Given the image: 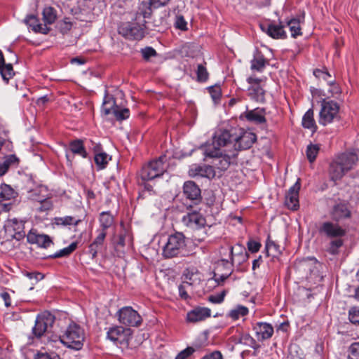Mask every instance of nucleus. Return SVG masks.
Here are the masks:
<instances>
[{
	"label": "nucleus",
	"instance_id": "1",
	"mask_svg": "<svg viewBox=\"0 0 359 359\" xmlns=\"http://www.w3.org/2000/svg\"><path fill=\"white\" fill-rule=\"evenodd\" d=\"M358 161V156L353 152H344L335 156L328 168L330 180L337 184L338 181L354 168Z\"/></svg>",
	"mask_w": 359,
	"mask_h": 359
},
{
	"label": "nucleus",
	"instance_id": "2",
	"mask_svg": "<svg viewBox=\"0 0 359 359\" xmlns=\"http://www.w3.org/2000/svg\"><path fill=\"white\" fill-rule=\"evenodd\" d=\"M187 255L185 237L182 233L170 235L163 248L162 255L165 259L182 257Z\"/></svg>",
	"mask_w": 359,
	"mask_h": 359
},
{
	"label": "nucleus",
	"instance_id": "3",
	"mask_svg": "<svg viewBox=\"0 0 359 359\" xmlns=\"http://www.w3.org/2000/svg\"><path fill=\"white\" fill-rule=\"evenodd\" d=\"M204 156L206 158L212 159L213 168L222 171L226 170L231 164L233 163L237 156L236 151H231L230 154H223L219 148L205 147L203 149Z\"/></svg>",
	"mask_w": 359,
	"mask_h": 359
},
{
	"label": "nucleus",
	"instance_id": "4",
	"mask_svg": "<svg viewBox=\"0 0 359 359\" xmlns=\"http://www.w3.org/2000/svg\"><path fill=\"white\" fill-rule=\"evenodd\" d=\"M84 339L83 330L75 323L70 324L65 333L60 336V340L63 344L74 350L82 348Z\"/></svg>",
	"mask_w": 359,
	"mask_h": 359
},
{
	"label": "nucleus",
	"instance_id": "5",
	"mask_svg": "<svg viewBox=\"0 0 359 359\" xmlns=\"http://www.w3.org/2000/svg\"><path fill=\"white\" fill-rule=\"evenodd\" d=\"M165 156H161L142 167L140 177L143 181L154 180L161 176L165 171Z\"/></svg>",
	"mask_w": 359,
	"mask_h": 359
},
{
	"label": "nucleus",
	"instance_id": "6",
	"mask_svg": "<svg viewBox=\"0 0 359 359\" xmlns=\"http://www.w3.org/2000/svg\"><path fill=\"white\" fill-rule=\"evenodd\" d=\"M339 118V105L337 102L323 100L319 113L318 122L324 126Z\"/></svg>",
	"mask_w": 359,
	"mask_h": 359
},
{
	"label": "nucleus",
	"instance_id": "7",
	"mask_svg": "<svg viewBox=\"0 0 359 359\" xmlns=\"http://www.w3.org/2000/svg\"><path fill=\"white\" fill-rule=\"evenodd\" d=\"M133 330L122 326L111 327L107 333V339L113 341L116 345L128 347L129 341L132 338Z\"/></svg>",
	"mask_w": 359,
	"mask_h": 359
},
{
	"label": "nucleus",
	"instance_id": "8",
	"mask_svg": "<svg viewBox=\"0 0 359 359\" xmlns=\"http://www.w3.org/2000/svg\"><path fill=\"white\" fill-rule=\"evenodd\" d=\"M121 324L128 327H139L142 323L141 316L131 306H124L117 312Z\"/></svg>",
	"mask_w": 359,
	"mask_h": 359
},
{
	"label": "nucleus",
	"instance_id": "9",
	"mask_svg": "<svg viewBox=\"0 0 359 359\" xmlns=\"http://www.w3.org/2000/svg\"><path fill=\"white\" fill-rule=\"evenodd\" d=\"M144 25L136 22H123L118 27V33L130 40H140L144 36Z\"/></svg>",
	"mask_w": 359,
	"mask_h": 359
},
{
	"label": "nucleus",
	"instance_id": "10",
	"mask_svg": "<svg viewBox=\"0 0 359 359\" xmlns=\"http://www.w3.org/2000/svg\"><path fill=\"white\" fill-rule=\"evenodd\" d=\"M55 318L49 312H44L36 317L32 332L36 337H41L52 328Z\"/></svg>",
	"mask_w": 359,
	"mask_h": 359
},
{
	"label": "nucleus",
	"instance_id": "11",
	"mask_svg": "<svg viewBox=\"0 0 359 359\" xmlns=\"http://www.w3.org/2000/svg\"><path fill=\"white\" fill-rule=\"evenodd\" d=\"M236 130H237L236 128H231L230 130L218 128L215 130L212 137V144L206 147L219 148L234 143Z\"/></svg>",
	"mask_w": 359,
	"mask_h": 359
},
{
	"label": "nucleus",
	"instance_id": "12",
	"mask_svg": "<svg viewBox=\"0 0 359 359\" xmlns=\"http://www.w3.org/2000/svg\"><path fill=\"white\" fill-rule=\"evenodd\" d=\"M247 82L250 85L248 91L250 99L258 102H264L265 90L263 89L262 84L263 79L252 76L247 79Z\"/></svg>",
	"mask_w": 359,
	"mask_h": 359
},
{
	"label": "nucleus",
	"instance_id": "13",
	"mask_svg": "<svg viewBox=\"0 0 359 359\" xmlns=\"http://www.w3.org/2000/svg\"><path fill=\"white\" fill-rule=\"evenodd\" d=\"M32 196H35V199L39 202L36 210L39 212H46L53 208V203L48 198V190L46 187L40 185L36 189L31 190Z\"/></svg>",
	"mask_w": 359,
	"mask_h": 359
},
{
	"label": "nucleus",
	"instance_id": "14",
	"mask_svg": "<svg viewBox=\"0 0 359 359\" xmlns=\"http://www.w3.org/2000/svg\"><path fill=\"white\" fill-rule=\"evenodd\" d=\"M260 29L269 36L273 39H285L287 33L284 30V25L280 22L278 25L273 22H266L259 25Z\"/></svg>",
	"mask_w": 359,
	"mask_h": 359
},
{
	"label": "nucleus",
	"instance_id": "15",
	"mask_svg": "<svg viewBox=\"0 0 359 359\" xmlns=\"http://www.w3.org/2000/svg\"><path fill=\"white\" fill-rule=\"evenodd\" d=\"M256 135L251 132H242L238 135L236 132V138H234L233 151L245 150L250 148L256 141Z\"/></svg>",
	"mask_w": 359,
	"mask_h": 359
},
{
	"label": "nucleus",
	"instance_id": "16",
	"mask_svg": "<svg viewBox=\"0 0 359 359\" xmlns=\"http://www.w3.org/2000/svg\"><path fill=\"white\" fill-rule=\"evenodd\" d=\"M25 222L18 220L16 218L10 219L6 226V231L9 233L12 238L17 241L23 239L25 236Z\"/></svg>",
	"mask_w": 359,
	"mask_h": 359
},
{
	"label": "nucleus",
	"instance_id": "17",
	"mask_svg": "<svg viewBox=\"0 0 359 359\" xmlns=\"http://www.w3.org/2000/svg\"><path fill=\"white\" fill-rule=\"evenodd\" d=\"M183 194L186 198L190 200L194 205H198L202 199L199 187L193 181L185 182L183 186Z\"/></svg>",
	"mask_w": 359,
	"mask_h": 359
},
{
	"label": "nucleus",
	"instance_id": "18",
	"mask_svg": "<svg viewBox=\"0 0 359 359\" xmlns=\"http://www.w3.org/2000/svg\"><path fill=\"white\" fill-rule=\"evenodd\" d=\"M182 221L184 225L192 229H198L205 224V217L198 210H194L184 215Z\"/></svg>",
	"mask_w": 359,
	"mask_h": 359
},
{
	"label": "nucleus",
	"instance_id": "19",
	"mask_svg": "<svg viewBox=\"0 0 359 359\" xmlns=\"http://www.w3.org/2000/svg\"><path fill=\"white\" fill-rule=\"evenodd\" d=\"M319 232L322 234L325 235L329 238H341L346 234V230L344 229L337 223H333L332 222H323L320 229Z\"/></svg>",
	"mask_w": 359,
	"mask_h": 359
},
{
	"label": "nucleus",
	"instance_id": "20",
	"mask_svg": "<svg viewBox=\"0 0 359 359\" xmlns=\"http://www.w3.org/2000/svg\"><path fill=\"white\" fill-rule=\"evenodd\" d=\"M329 214L332 219L336 222L350 218L351 216L347 204L342 202L335 203L330 210Z\"/></svg>",
	"mask_w": 359,
	"mask_h": 359
},
{
	"label": "nucleus",
	"instance_id": "21",
	"mask_svg": "<svg viewBox=\"0 0 359 359\" xmlns=\"http://www.w3.org/2000/svg\"><path fill=\"white\" fill-rule=\"evenodd\" d=\"M299 179L297 180L296 183L290 187L285 196V204L292 210H296L299 206V191L300 189Z\"/></svg>",
	"mask_w": 359,
	"mask_h": 359
},
{
	"label": "nucleus",
	"instance_id": "22",
	"mask_svg": "<svg viewBox=\"0 0 359 359\" xmlns=\"http://www.w3.org/2000/svg\"><path fill=\"white\" fill-rule=\"evenodd\" d=\"M27 242L32 244H36L39 247L48 248L53 244L49 236L40 234L36 231L31 230L27 235Z\"/></svg>",
	"mask_w": 359,
	"mask_h": 359
},
{
	"label": "nucleus",
	"instance_id": "23",
	"mask_svg": "<svg viewBox=\"0 0 359 359\" xmlns=\"http://www.w3.org/2000/svg\"><path fill=\"white\" fill-rule=\"evenodd\" d=\"M258 340H266L270 339L273 334V327L267 323L259 322L253 327Z\"/></svg>",
	"mask_w": 359,
	"mask_h": 359
},
{
	"label": "nucleus",
	"instance_id": "24",
	"mask_svg": "<svg viewBox=\"0 0 359 359\" xmlns=\"http://www.w3.org/2000/svg\"><path fill=\"white\" fill-rule=\"evenodd\" d=\"M97 236L88 246V253L91 255L93 259H95L97 254L104 247L107 233L103 231H97Z\"/></svg>",
	"mask_w": 359,
	"mask_h": 359
},
{
	"label": "nucleus",
	"instance_id": "25",
	"mask_svg": "<svg viewBox=\"0 0 359 359\" xmlns=\"http://www.w3.org/2000/svg\"><path fill=\"white\" fill-rule=\"evenodd\" d=\"M189 172L190 175L193 177L198 176L209 179H212L215 177V171L212 165H195L191 168Z\"/></svg>",
	"mask_w": 359,
	"mask_h": 359
},
{
	"label": "nucleus",
	"instance_id": "26",
	"mask_svg": "<svg viewBox=\"0 0 359 359\" xmlns=\"http://www.w3.org/2000/svg\"><path fill=\"white\" fill-rule=\"evenodd\" d=\"M211 315V311L208 308L198 307L196 308L187 313V320L189 322H198L205 320L210 317Z\"/></svg>",
	"mask_w": 359,
	"mask_h": 359
},
{
	"label": "nucleus",
	"instance_id": "27",
	"mask_svg": "<svg viewBox=\"0 0 359 359\" xmlns=\"http://www.w3.org/2000/svg\"><path fill=\"white\" fill-rule=\"evenodd\" d=\"M248 258V254L245 248L241 245H236L233 247V255L231 258V266L234 263L241 265L247 261Z\"/></svg>",
	"mask_w": 359,
	"mask_h": 359
},
{
	"label": "nucleus",
	"instance_id": "28",
	"mask_svg": "<svg viewBox=\"0 0 359 359\" xmlns=\"http://www.w3.org/2000/svg\"><path fill=\"white\" fill-rule=\"evenodd\" d=\"M0 74L6 83L15 75L12 64H6L3 53L0 50Z\"/></svg>",
	"mask_w": 359,
	"mask_h": 359
},
{
	"label": "nucleus",
	"instance_id": "29",
	"mask_svg": "<svg viewBox=\"0 0 359 359\" xmlns=\"http://www.w3.org/2000/svg\"><path fill=\"white\" fill-rule=\"evenodd\" d=\"M19 158L15 154H9L0 162V177L4 175L10 168H16L19 164Z\"/></svg>",
	"mask_w": 359,
	"mask_h": 359
},
{
	"label": "nucleus",
	"instance_id": "30",
	"mask_svg": "<svg viewBox=\"0 0 359 359\" xmlns=\"http://www.w3.org/2000/svg\"><path fill=\"white\" fill-rule=\"evenodd\" d=\"M264 112V109L257 108L253 110L246 111L241 116H244L248 121L255 123H264L266 122Z\"/></svg>",
	"mask_w": 359,
	"mask_h": 359
},
{
	"label": "nucleus",
	"instance_id": "31",
	"mask_svg": "<svg viewBox=\"0 0 359 359\" xmlns=\"http://www.w3.org/2000/svg\"><path fill=\"white\" fill-rule=\"evenodd\" d=\"M101 150L100 144H96L95 146L94 151L95 155L94 160L99 169H104L107 165L109 161L111 160V157H109L105 152H102Z\"/></svg>",
	"mask_w": 359,
	"mask_h": 359
},
{
	"label": "nucleus",
	"instance_id": "32",
	"mask_svg": "<svg viewBox=\"0 0 359 359\" xmlns=\"http://www.w3.org/2000/svg\"><path fill=\"white\" fill-rule=\"evenodd\" d=\"M99 222L100 224V229L97 231H103L107 233V229L111 227L114 224V217L109 211L102 212L100 214Z\"/></svg>",
	"mask_w": 359,
	"mask_h": 359
},
{
	"label": "nucleus",
	"instance_id": "33",
	"mask_svg": "<svg viewBox=\"0 0 359 359\" xmlns=\"http://www.w3.org/2000/svg\"><path fill=\"white\" fill-rule=\"evenodd\" d=\"M302 126L304 128L315 132L317 130V126L314 119V112L312 109H309L302 118Z\"/></svg>",
	"mask_w": 359,
	"mask_h": 359
},
{
	"label": "nucleus",
	"instance_id": "34",
	"mask_svg": "<svg viewBox=\"0 0 359 359\" xmlns=\"http://www.w3.org/2000/svg\"><path fill=\"white\" fill-rule=\"evenodd\" d=\"M233 247L230 245H226L220 248V261L225 267L231 266V258L233 255Z\"/></svg>",
	"mask_w": 359,
	"mask_h": 359
},
{
	"label": "nucleus",
	"instance_id": "35",
	"mask_svg": "<svg viewBox=\"0 0 359 359\" xmlns=\"http://www.w3.org/2000/svg\"><path fill=\"white\" fill-rule=\"evenodd\" d=\"M117 107L115 99L111 95L106 94L102 106V112L105 115L112 114Z\"/></svg>",
	"mask_w": 359,
	"mask_h": 359
},
{
	"label": "nucleus",
	"instance_id": "36",
	"mask_svg": "<svg viewBox=\"0 0 359 359\" xmlns=\"http://www.w3.org/2000/svg\"><path fill=\"white\" fill-rule=\"evenodd\" d=\"M285 23L290 28L292 37L297 38V36L302 35V28L300 26L301 21L299 18H292L289 20H287Z\"/></svg>",
	"mask_w": 359,
	"mask_h": 359
},
{
	"label": "nucleus",
	"instance_id": "37",
	"mask_svg": "<svg viewBox=\"0 0 359 359\" xmlns=\"http://www.w3.org/2000/svg\"><path fill=\"white\" fill-rule=\"evenodd\" d=\"M251 69L257 72H262L266 65L268 63L264 56L260 53H257L251 60Z\"/></svg>",
	"mask_w": 359,
	"mask_h": 359
},
{
	"label": "nucleus",
	"instance_id": "38",
	"mask_svg": "<svg viewBox=\"0 0 359 359\" xmlns=\"http://www.w3.org/2000/svg\"><path fill=\"white\" fill-rule=\"evenodd\" d=\"M18 193L8 184H1L0 186V202L6 200L15 198Z\"/></svg>",
	"mask_w": 359,
	"mask_h": 359
},
{
	"label": "nucleus",
	"instance_id": "39",
	"mask_svg": "<svg viewBox=\"0 0 359 359\" xmlns=\"http://www.w3.org/2000/svg\"><path fill=\"white\" fill-rule=\"evenodd\" d=\"M69 150L73 154H78L83 158L87 156V152L81 140H75L70 142Z\"/></svg>",
	"mask_w": 359,
	"mask_h": 359
},
{
	"label": "nucleus",
	"instance_id": "40",
	"mask_svg": "<svg viewBox=\"0 0 359 359\" xmlns=\"http://www.w3.org/2000/svg\"><path fill=\"white\" fill-rule=\"evenodd\" d=\"M249 313V310L246 306L242 305H237L233 309L229 311L227 316L231 319L236 320L241 317L247 316Z\"/></svg>",
	"mask_w": 359,
	"mask_h": 359
},
{
	"label": "nucleus",
	"instance_id": "41",
	"mask_svg": "<svg viewBox=\"0 0 359 359\" xmlns=\"http://www.w3.org/2000/svg\"><path fill=\"white\" fill-rule=\"evenodd\" d=\"M78 243L73 242L68 247L65 248L56 253L49 255L50 258H59L66 257L72 253L77 248Z\"/></svg>",
	"mask_w": 359,
	"mask_h": 359
},
{
	"label": "nucleus",
	"instance_id": "42",
	"mask_svg": "<svg viewBox=\"0 0 359 359\" xmlns=\"http://www.w3.org/2000/svg\"><path fill=\"white\" fill-rule=\"evenodd\" d=\"M266 249L268 255H271L272 257H277L282 252L280 246L273 241H267Z\"/></svg>",
	"mask_w": 359,
	"mask_h": 359
},
{
	"label": "nucleus",
	"instance_id": "43",
	"mask_svg": "<svg viewBox=\"0 0 359 359\" xmlns=\"http://www.w3.org/2000/svg\"><path fill=\"white\" fill-rule=\"evenodd\" d=\"M43 18L46 24L51 25L56 20L55 11L52 7H46L43 11Z\"/></svg>",
	"mask_w": 359,
	"mask_h": 359
},
{
	"label": "nucleus",
	"instance_id": "44",
	"mask_svg": "<svg viewBox=\"0 0 359 359\" xmlns=\"http://www.w3.org/2000/svg\"><path fill=\"white\" fill-rule=\"evenodd\" d=\"M320 146L318 144H310L307 146L306 154V157L310 163H313L319 152Z\"/></svg>",
	"mask_w": 359,
	"mask_h": 359
},
{
	"label": "nucleus",
	"instance_id": "45",
	"mask_svg": "<svg viewBox=\"0 0 359 359\" xmlns=\"http://www.w3.org/2000/svg\"><path fill=\"white\" fill-rule=\"evenodd\" d=\"M117 121H123L128 118L130 116V111L127 108H121L119 106L113 111L112 114Z\"/></svg>",
	"mask_w": 359,
	"mask_h": 359
},
{
	"label": "nucleus",
	"instance_id": "46",
	"mask_svg": "<svg viewBox=\"0 0 359 359\" xmlns=\"http://www.w3.org/2000/svg\"><path fill=\"white\" fill-rule=\"evenodd\" d=\"M242 340V344L252 348L253 349H255V351H258L260 348V345L248 333H244V337Z\"/></svg>",
	"mask_w": 359,
	"mask_h": 359
},
{
	"label": "nucleus",
	"instance_id": "47",
	"mask_svg": "<svg viewBox=\"0 0 359 359\" xmlns=\"http://www.w3.org/2000/svg\"><path fill=\"white\" fill-rule=\"evenodd\" d=\"M343 241L340 238H336L335 240L330 243L327 251L331 255H337L339 253V249L342 246Z\"/></svg>",
	"mask_w": 359,
	"mask_h": 359
},
{
	"label": "nucleus",
	"instance_id": "48",
	"mask_svg": "<svg viewBox=\"0 0 359 359\" xmlns=\"http://www.w3.org/2000/svg\"><path fill=\"white\" fill-rule=\"evenodd\" d=\"M55 219V224L57 225L61 224V225L67 226V225H70V224H73L74 225H77L80 222L79 219L75 220V219L71 216H66L64 217H56Z\"/></svg>",
	"mask_w": 359,
	"mask_h": 359
},
{
	"label": "nucleus",
	"instance_id": "49",
	"mask_svg": "<svg viewBox=\"0 0 359 359\" xmlns=\"http://www.w3.org/2000/svg\"><path fill=\"white\" fill-rule=\"evenodd\" d=\"M313 74L316 78L323 79L324 81H327L330 85L334 84V81L329 80V78L331 77V75L327 71V69L321 70L319 69H316L313 71Z\"/></svg>",
	"mask_w": 359,
	"mask_h": 359
},
{
	"label": "nucleus",
	"instance_id": "50",
	"mask_svg": "<svg viewBox=\"0 0 359 359\" xmlns=\"http://www.w3.org/2000/svg\"><path fill=\"white\" fill-rule=\"evenodd\" d=\"M197 80L200 82H205L208 79V72L203 65H198L196 71Z\"/></svg>",
	"mask_w": 359,
	"mask_h": 359
},
{
	"label": "nucleus",
	"instance_id": "51",
	"mask_svg": "<svg viewBox=\"0 0 359 359\" xmlns=\"http://www.w3.org/2000/svg\"><path fill=\"white\" fill-rule=\"evenodd\" d=\"M348 319L351 323L359 326V309L351 308L348 311Z\"/></svg>",
	"mask_w": 359,
	"mask_h": 359
},
{
	"label": "nucleus",
	"instance_id": "52",
	"mask_svg": "<svg viewBox=\"0 0 359 359\" xmlns=\"http://www.w3.org/2000/svg\"><path fill=\"white\" fill-rule=\"evenodd\" d=\"M348 359H359V342L353 343L348 348Z\"/></svg>",
	"mask_w": 359,
	"mask_h": 359
},
{
	"label": "nucleus",
	"instance_id": "53",
	"mask_svg": "<svg viewBox=\"0 0 359 359\" xmlns=\"http://www.w3.org/2000/svg\"><path fill=\"white\" fill-rule=\"evenodd\" d=\"M58 29L62 34H67L72 27V23L69 20L68 18H65L57 24Z\"/></svg>",
	"mask_w": 359,
	"mask_h": 359
},
{
	"label": "nucleus",
	"instance_id": "54",
	"mask_svg": "<svg viewBox=\"0 0 359 359\" xmlns=\"http://www.w3.org/2000/svg\"><path fill=\"white\" fill-rule=\"evenodd\" d=\"M195 351L196 349L194 347L188 346L185 349L180 351L177 355L175 359H189Z\"/></svg>",
	"mask_w": 359,
	"mask_h": 359
},
{
	"label": "nucleus",
	"instance_id": "55",
	"mask_svg": "<svg viewBox=\"0 0 359 359\" xmlns=\"http://www.w3.org/2000/svg\"><path fill=\"white\" fill-rule=\"evenodd\" d=\"M140 52L142 53V57L146 61H148L150 59V57L156 56L157 55L156 50L152 47L149 46L142 48Z\"/></svg>",
	"mask_w": 359,
	"mask_h": 359
},
{
	"label": "nucleus",
	"instance_id": "56",
	"mask_svg": "<svg viewBox=\"0 0 359 359\" xmlns=\"http://www.w3.org/2000/svg\"><path fill=\"white\" fill-rule=\"evenodd\" d=\"M227 268L229 269V272L227 273L221 275H218L217 273H214L213 279L218 285H221L222 283L224 282L225 280H226L230 276L231 273V266Z\"/></svg>",
	"mask_w": 359,
	"mask_h": 359
},
{
	"label": "nucleus",
	"instance_id": "57",
	"mask_svg": "<svg viewBox=\"0 0 359 359\" xmlns=\"http://www.w3.org/2000/svg\"><path fill=\"white\" fill-rule=\"evenodd\" d=\"M226 295V292L222 291L219 294L210 295L208 298L209 301L214 304H220L224 301V297Z\"/></svg>",
	"mask_w": 359,
	"mask_h": 359
},
{
	"label": "nucleus",
	"instance_id": "58",
	"mask_svg": "<svg viewBox=\"0 0 359 359\" xmlns=\"http://www.w3.org/2000/svg\"><path fill=\"white\" fill-rule=\"evenodd\" d=\"M210 94L214 101L219 100L221 97V89L219 86H212L209 89Z\"/></svg>",
	"mask_w": 359,
	"mask_h": 359
},
{
	"label": "nucleus",
	"instance_id": "59",
	"mask_svg": "<svg viewBox=\"0 0 359 359\" xmlns=\"http://www.w3.org/2000/svg\"><path fill=\"white\" fill-rule=\"evenodd\" d=\"M142 6H145V8L142 10L140 13H138L137 15H142L144 18H149L152 13L151 7H154V6H150L149 1L147 3L142 4Z\"/></svg>",
	"mask_w": 359,
	"mask_h": 359
},
{
	"label": "nucleus",
	"instance_id": "60",
	"mask_svg": "<svg viewBox=\"0 0 359 359\" xmlns=\"http://www.w3.org/2000/svg\"><path fill=\"white\" fill-rule=\"evenodd\" d=\"M24 22L27 25L32 27V30L34 29V27L39 23L37 18L34 15H28L24 20Z\"/></svg>",
	"mask_w": 359,
	"mask_h": 359
},
{
	"label": "nucleus",
	"instance_id": "61",
	"mask_svg": "<svg viewBox=\"0 0 359 359\" xmlns=\"http://www.w3.org/2000/svg\"><path fill=\"white\" fill-rule=\"evenodd\" d=\"M175 27L181 30H187V23L183 16H177L175 20Z\"/></svg>",
	"mask_w": 359,
	"mask_h": 359
},
{
	"label": "nucleus",
	"instance_id": "62",
	"mask_svg": "<svg viewBox=\"0 0 359 359\" xmlns=\"http://www.w3.org/2000/svg\"><path fill=\"white\" fill-rule=\"evenodd\" d=\"M47 24L42 25L38 23L34 28L33 31L36 33H41L43 34H46L49 32L50 28L47 27Z\"/></svg>",
	"mask_w": 359,
	"mask_h": 359
},
{
	"label": "nucleus",
	"instance_id": "63",
	"mask_svg": "<svg viewBox=\"0 0 359 359\" xmlns=\"http://www.w3.org/2000/svg\"><path fill=\"white\" fill-rule=\"evenodd\" d=\"M261 248V244L255 241H250L248 242V250L251 252H257Z\"/></svg>",
	"mask_w": 359,
	"mask_h": 359
},
{
	"label": "nucleus",
	"instance_id": "64",
	"mask_svg": "<svg viewBox=\"0 0 359 359\" xmlns=\"http://www.w3.org/2000/svg\"><path fill=\"white\" fill-rule=\"evenodd\" d=\"M150 6H154V8L165 6L170 0H148Z\"/></svg>",
	"mask_w": 359,
	"mask_h": 359
}]
</instances>
